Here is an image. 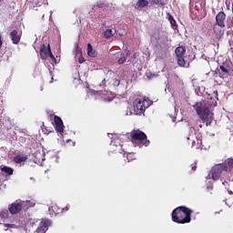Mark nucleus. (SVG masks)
<instances>
[{
    "instance_id": "obj_17",
    "label": "nucleus",
    "mask_w": 233,
    "mask_h": 233,
    "mask_svg": "<svg viewBox=\"0 0 233 233\" xmlns=\"http://www.w3.org/2000/svg\"><path fill=\"white\" fill-rule=\"evenodd\" d=\"M146 6H148L147 0H138L136 4L137 10H143V8H146Z\"/></svg>"
},
{
    "instance_id": "obj_12",
    "label": "nucleus",
    "mask_w": 233,
    "mask_h": 233,
    "mask_svg": "<svg viewBox=\"0 0 233 233\" xmlns=\"http://www.w3.org/2000/svg\"><path fill=\"white\" fill-rule=\"evenodd\" d=\"M52 223L49 219H42V221L39 223V226L37 227L35 232L36 233H46V230H48V227H50Z\"/></svg>"
},
{
    "instance_id": "obj_28",
    "label": "nucleus",
    "mask_w": 233,
    "mask_h": 233,
    "mask_svg": "<svg viewBox=\"0 0 233 233\" xmlns=\"http://www.w3.org/2000/svg\"><path fill=\"white\" fill-rule=\"evenodd\" d=\"M5 227H7L8 228H17L15 224H5Z\"/></svg>"
},
{
    "instance_id": "obj_34",
    "label": "nucleus",
    "mask_w": 233,
    "mask_h": 233,
    "mask_svg": "<svg viewBox=\"0 0 233 233\" xmlns=\"http://www.w3.org/2000/svg\"><path fill=\"white\" fill-rule=\"evenodd\" d=\"M106 101H112V99H110V98H106Z\"/></svg>"
},
{
    "instance_id": "obj_24",
    "label": "nucleus",
    "mask_w": 233,
    "mask_h": 233,
    "mask_svg": "<svg viewBox=\"0 0 233 233\" xmlns=\"http://www.w3.org/2000/svg\"><path fill=\"white\" fill-rule=\"evenodd\" d=\"M168 21L171 25V26H177L176 25V19H174V16H172V15L168 14Z\"/></svg>"
},
{
    "instance_id": "obj_21",
    "label": "nucleus",
    "mask_w": 233,
    "mask_h": 233,
    "mask_svg": "<svg viewBox=\"0 0 233 233\" xmlns=\"http://www.w3.org/2000/svg\"><path fill=\"white\" fill-rule=\"evenodd\" d=\"M113 35H114V31H112V29H106L104 32L105 39H110V37H112Z\"/></svg>"
},
{
    "instance_id": "obj_15",
    "label": "nucleus",
    "mask_w": 233,
    "mask_h": 233,
    "mask_svg": "<svg viewBox=\"0 0 233 233\" xmlns=\"http://www.w3.org/2000/svg\"><path fill=\"white\" fill-rule=\"evenodd\" d=\"M223 28L224 27H220L218 25L214 24L213 32L216 35L218 39L223 37V34H225V30H223Z\"/></svg>"
},
{
    "instance_id": "obj_29",
    "label": "nucleus",
    "mask_w": 233,
    "mask_h": 233,
    "mask_svg": "<svg viewBox=\"0 0 233 233\" xmlns=\"http://www.w3.org/2000/svg\"><path fill=\"white\" fill-rule=\"evenodd\" d=\"M121 81L117 78H116L113 82L114 86H119Z\"/></svg>"
},
{
    "instance_id": "obj_10",
    "label": "nucleus",
    "mask_w": 233,
    "mask_h": 233,
    "mask_svg": "<svg viewBox=\"0 0 233 233\" xmlns=\"http://www.w3.org/2000/svg\"><path fill=\"white\" fill-rule=\"evenodd\" d=\"M52 54V49L50 48V44L46 45H42L40 46V57L44 61H46L48 59V56Z\"/></svg>"
},
{
    "instance_id": "obj_2",
    "label": "nucleus",
    "mask_w": 233,
    "mask_h": 233,
    "mask_svg": "<svg viewBox=\"0 0 233 233\" xmlns=\"http://www.w3.org/2000/svg\"><path fill=\"white\" fill-rule=\"evenodd\" d=\"M193 210L185 206L175 208L171 213L172 221L178 225H185L192 221Z\"/></svg>"
},
{
    "instance_id": "obj_25",
    "label": "nucleus",
    "mask_w": 233,
    "mask_h": 233,
    "mask_svg": "<svg viewBox=\"0 0 233 233\" xmlns=\"http://www.w3.org/2000/svg\"><path fill=\"white\" fill-rule=\"evenodd\" d=\"M192 147H196V148H200L201 147V140L197 138V143H196V140H193Z\"/></svg>"
},
{
    "instance_id": "obj_26",
    "label": "nucleus",
    "mask_w": 233,
    "mask_h": 233,
    "mask_svg": "<svg viewBox=\"0 0 233 233\" xmlns=\"http://www.w3.org/2000/svg\"><path fill=\"white\" fill-rule=\"evenodd\" d=\"M127 61V57H125V55H123L118 60L117 63L118 65H123Z\"/></svg>"
},
{
    "instance_id": "obj_19",
    "label": "nucleus",
    "mask_w": 233,
    "mask_h": 233,
    "mask_svg": "<svg viewBox=\"0 0 233 233\" xmlns=\"http://www.w3.org/2000/svg\"><path fill=\"white\" fill-rule=\"evenodd\" d=\"M87 56L89 57H97V53L94 48L92 47V44H87Z\"/></svg>"
},
{
    "instance_id": "obj_27",
    "label": "nucleus",
    "mask_w": 233,
    "mask_h": 233,
    "mask_svg": "<svg viewBox=\"0 0 233 233\" xmlns=\"http://www.w3.org/2000/svg\"><path fill=\"white\" fill-rule=\"evenodd\" d=\"M48 57L51 59V61H52L53 63H55V64L57 63V59H56V56H54V55L52 54V52L49 53Z\"/></svg>"
},
{
    "instance_id": "obj_8",
    "label": "nucleus",
    "mask_w": 233,
    "mask_h": 233,
    "mask_svg": "<svg viewBox=\"0 0 233 233\" xmlns=\"http://www.w3.org/2000/svg\"><path fill=\"white\" fill-rule=\"evenodd\" d=\"M187 53V47L185 46H177L175 49V54L177 56V63L178 66H185L187 62L185 61V54Z\"/></svg>"
},
{
    "instance_id": "obj_1",
    "label": "nucleus",
    "mask_w": 233,
    "mask_h": 233,
    "mask_svg": "<svg viewBox=\"0 0 233 233\" xmlns=\"http://www.w3.org/2000/svg\"><path fill=\"white\" fill-rule=\"evenodd\" d=\"M218 106V100L209 97L208 100L202 102H197L193 107L196 110L198 116L201 119L202 123H206V127H210L212 121H214V107Z\"/></svg>"
},
{
    "instance_id": "obj_37",
    "label": "nucleus",
    "mask_w": 233,
    "mask_h": 233,
    "mask_svg": "<svg viewBox=\"0 0 233 233\" xmlns=\"http://www.w3.org/2000/svg\"><path fill=\"white\" fill-rule=\"evenodd\" d=\"M0 114H3V110L0 112Z\"/></svg>"
},
{
    "instance_id": "obj_9",
    "label": "nucleus",
    "mask_w": 233,
    "mask_h": 233,
    "mask_svg": "<svg viewBox=\"0 0 233 233\" xmlns=\"http://www.w3.org/2000/svg\"><path fill=\"white\" fill-rule=\"evenodd\" d=\"M48 210H49L50 216H57V214H63V212H68V210H70V205H67L64 208H61L57 204H52L49 207Z\"/></svg>"
},
{
    "instance_id": "obj_18",
    "label": "nucleus",
    "mask_w": 233,
    "mask_h": 233,
    "mask_svg": "<svg viewBox=\"0 0 233 233\" xmlns=\"http://www.w3.org/2000/svg\"><path fill=\"white\" fill-rule=\"evenodd\" d=\"M223 164L227 165V167H228V170H226V172L228 174H230V172H232V170H233V158L232 157L227 158L225 163H223Z\"/></svg>"
},
{
    "instance_id": "obj_11",
    "label": "nucleus",
    "mask_w": 233,
    "mask_h": 233,
    "mask_svg": "<svg viewBox=\"0 0 233 233\" xmlns=\"http://www.w3.org/2000/svg\"><path fill=\"white\" fill-rule=\"evenodd\" d=\"M225 21H227V15L225 14V12H218V15H216L215 25H218V26H219L220 28H225Z\"/></svg>"
},
{
    "instance_id": "obj_16",
    "label": "nucleus",
    "mask_w": 233,
    "mask_h": 233,
    "mask_svg": "<svg viewBox=\"0 0 233 233\" xmlns=\"http://www.w3.org/2000/svg\"><path fill=\"white\" fill-rule=\"evenodd\" d=\"M26 159H28V157H26V155H16L13 157L14 163H15L16 165H21V163H25Z\"/></svg>"
},
{
    "instance_id": "obj_13",
    "label": "nucleus",
    "mask_w": 233,
    "mask_h": 233,
    "mask_svg": "<svg viewBox=\"0 0 233 233\" xmlns=\"http://www.w3.org/2000/svg\"><path fill=\"white\" fill-rule=\"evenodd\" d=\"M55 128L56 132L59 134H63L65 132V125L63 124V120L58 116H54Z\"/></svg>"
},
{
    "instance_id": "obj_35",
    "label": "nucleus",
    "mask_w": 233,
    "mask_h": 233,
    "mask_svg": "<svg viewBox=\"0 0 233 233\" xmlns=\"http://www.w3.org/2000/svg\"><path fill=\"white\" fill-rule=\"evenodd\" d=\"M102 83H106V79H104V80L102 81Z\"/></svg>"
},
{
    "instance_id": "obj_32",
    "label": "nucleus",
    "mask_w": 233,
    "mask_h": 233,
    "mask_svg": "<svg viewBox=\"0 0 233 233\" xmlns=\"http://www.w3.org/2000/svg\"><path fill=\"white\" fill-rule=\"evenodd\" d=\"M3 48V39L1 37V35H0V49Z\"/></svg>"
},
{
    "instance_id": "obj_23",
    "label": "nucleus",
    "mask_w": 233,
    "mask_h": 233,
    "mask_svg": "<svg viewBox=\"0 0 233 233\" xmlns=\"http://www.w3.org/2000/svg\"><path fill=\"white\" fill-rule=\"evenodd\" d=\"M152 5H157L158 6H165L163 0H151Z\"/></svg>"
},
{
    "instance_id": "obj_3",
    "label": "nucleus",
    "mask_w": 233,
    "mask_h": 233,
    "mask_svg": "<svg viewBox=\"0 0 233 233\" xmlns=\"http://www.w3.org/2000/svg\"><path fill=\"white\" fill-rule=\"evenodd\" d=\"M152 100H150L147 97L141 98H136L133 102V112L135 116H141V114H145V110L148 108V106H151Z\"/></svg>"
},
{
    "instance_id": "obj_22",
    "label": "nucleus",
    "mask_w": 233,
    "mask_h": 233,
    "mask_svg": "<svg viewBox=\"0 0 233 233\" xmlns=\"http://www.w3.org/2000/svg\"><path fill=\"white\" fill-rule=\"evenodd\" d=\"M126 157H127V163H130V161H134V159H136V154L127 153Z\"/></svg>"
},
{
    "instance_id": "obj_36",
    "label": "nucleus",
    "mask_w": 233,
    "mask_h": 233,
    "mask_svg": "<svg viewBox=\"0 0 233 233\" xmlns=\"http://www.w3.org/2000/svg\"><path fill=\"white\" fill-rule=\"evenodd\" d=\"M199 127H200V128H202V127H203V126H202V125H199Z\"/></svg>"
},
{
    "instance_id": "obj_33",
    "label": "nucleus",
    "mask_w": 233,
    "mask_h": 233,
    "mask_svg": "<svg viewBox=\"0 0 233 233\" xmlns=\"http://www.w3.org/2000/svg\"><path fill=\"white\" fill-rule=\"evenodd\" d=\"M214 94H215L216 99L218 100V91H214Z\"/></svg>"
},
{
    "instance_id": "obj_30",
    "label": "nucleus",
    "mask_w": 233,
    "mask_h": 233,
    "mask_svg": "<svg viewBox=\"0 0 233 233\" xmlns=\"http://www.w3.org/2000/svg\"><path fill=\"white\" fill-rule=\"evenodd\" d=\"M191 170H196V168H198V164H196V163H193V164H191Z\"/></svg>"
},
{
    "instance_id": "obj_31",
    "label": "nucleus",
    "mask_w": 233,
    "mask_h": 233,
    "mask_svg": "<svg viewBox=\"0 0 233 233\" xmlns=\"http://www.w3.org/2000/svg\"><path fill=\"white\" fill-rule=\"evenodd\" d=\"M84 61H85V58H84V57H79V58H78V62H79L80 64H83Z\"/></svg>"
},
{
    "instance_id": "obj_39",
    "label": "nucleus",
    "mask_w": 233,
    "mask_h": 233,
    "mask_svg": "<svg viewBox=\"0 0 233 233\" xmlns=\"http://www.w3.org/2000/svg\"><path fill=\"white\" fill-rule=\"evenodd\" d=\"M229 194H232V191H230Z\"/></svg>"
},
{
    "instance_id": "obj_6",
    "label": "nucleus",
    "mask_w": 233,
    "mask_h": 233,
    "mask_svg": "<svg viewBox=\"0 0 233 233\" xmlns=\"http://www.w3.org/2000/svg\"><path fill=\"white\" fill-rule=\"evenodd\" d=\"M227 170H228L227 164L221 163L215 165L210 170L211 179H213V181H219L221 174L227 172Z\"/></svg>"
},
{
    "instance_id": "obj_5",
    "label": "nucleus",
    "mask_w": 233,
    "mask_h": 233,
    "mask_svg": "<svg viewBox=\"0 0 233 233\" xmlns=\"http://www.w3.org/2000/svg\"><path fill=\"white\" fill-rule=\"evenodd\" d=\"M217 70L220 79H227V77H228L230 75V72H232V62L228 59L225 60L220 66H218Z\"/></svg>"
},
{
    "instance_id": "obj_38",
    "label": "nucleus",
    "mask_w": 233,
    "mask_h": 233,
    "mask_svg": "<svg viewBox=\"0 0 233 233\" xmlns=\"http://www.w3.org/2000/svg\"><path fill=\"white\" fill-rule=\"evenodd\" d=\"M2 1H4V0H0V3H2Z\"/></svg>"
},
{
    "instance_id": "obj_7",
    "label": "nucleus",
    "mask_w": 233,
    "mask_h": 233,
    "mask_svg": "<svg viewBox=\"0 0 233 233\" xmlns=\"http://www.w3.org/2000/svg\"><path fill=\"white\" fill-rule=\"evenodd\" d=\"M28 207V201L15 200L8 206V210L10 214H19L22 210H26Z\"/></svg>"
},
{
    "instance_id": "obj_4",
    "label": "nucleus",
    "mask_w": 233,
    "mask_h": 233,
    "mask_svg": "<svg viewBox=\"0 0 233 233\" xmlns=\"http://www.w3.org/2000/svg\"><path fill=\"white\" fill-rule=\"evenodd\" d=\"M131 142L135 147H148L150 141L147 139V134L145 132L137 130L130 133Z\"/></svg>"
},
{
    "instance_id": "obj_20",
    "label": "nucleus",
    "mask_w": 233,
    "mask_h": 233,
    "mask_svg": "<svg viewBox=\"0 0 233 233\" xmlns=\"http://www.w3.org/2000/svg\"><path fill=\"white\" fill-rule=\"evenodd\" d=\"M1 172H4L6 176H13L14 174V168L6 167V166H2L0 167Z\"/></svg>"
},
{
    "instance_id": "obj_14",
    "label": "nucleus",
    "mask_w": 233,
    "mask_h": 233,
    "mask_svg": "<svg viewBox=\"0 0 233 233\" xmlns=\"http://www.w3.org/2000/svg\"><path fill=\"white\" fill-rule=\"evenodd\" d=\"M10 38L13 43V45H19V42L21 41V33L17 32V30L14 29L10 33Z\"/></svg>"
}]
</instances>
